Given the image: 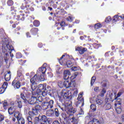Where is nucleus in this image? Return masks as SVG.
I'll return each instance as SVG.
<instances>
[{
    "label": "nucleus",
    "mask_w": 124,
    "mask_h": 124,
    "mask_svg": "<svg viewBox=\"0 0 124 124\" xmlns=\"http://www.w3.org/2000/svg\"><path fill=\"white\" fill-rule=\"evenodd\" d=\"M34 121L35 123H37V122L47 123V117L45 115H40L38 117H35Z\"/></svg>",
    "instance_id": "5"
},
{
    "label": "nucleus",
    "mask_w": 124,
    "mask_h": 124,
    "mask_svg": "<svg viewBox=\"0 0 124 124\" xmlns=\"http://www.w3.org/2000/svg\"><path fill=\"white\" fill-rule=\"evenodd\" d=\"M77 107H83L84 106V99L78 100V101L76 103Z\"/></svg>",
    "instance_id": "11"
},
{
    "label": "nucleus",
    "mask_w": 124,
    "mask_h": 124,
    "mask_svg": "<svg viewBox=\"0 0 124 124\" xmlns=\"http://www.w3.org/2000/svg\"><path fill=\"white\" fill-rule=\"evenodd\" d=\"M21 98L23 99V100H26V97H25V95L23 93H21L20 94Z\"/></svg>",
    "instance_id": "59"
},
{
    "label": "nucleus",
    "mask_w": 124,
    "mask_h": 124,
    "mask_svg": "<svg viewBox=\"0 0 124 124\" xmlns=\"http://www.w3.org/2000/svg\"><path fill=\"white\" fill-rule=\"evenodd\" d=\"M102 27V25L99 23L96 24L94 26V28L96 30H97V29H100V28H101Z\"/></svg>",
    "instance_id": "35"
},
{
    "label": "nucleus",
    "mask_w": 124,
    "mask_h": 124,
    "mask_svg": "<svg viewBox=\"0 0 124 124\" xmlns=\"http://www.w3.org/2000/svg\"><path fill=\"white\" fill-rule=\"evenodd\" d=\"M88 124H100L98 120L94 118L91 121L89 122Z\"/></svg>",
    "instance_id": "20"
},
{
    "label": "nucleus",
    "mask_w": 124,
    "mask_h": 124,
    "mask_svg": "<svg viewBox=\"0 0 124 124\" xmlns=\"http://www.w3.org/2000/svg\"><path fill=\"white\" fill-rule=\"evenodd\" d=\"M59 107L62 111H66L67 114H68V115H66L65 113H62V117L65 122H66L67 119H69L70 116H72V115L74 114V113H76L77 111V109L75 108H73L72 105L69 103H65L64 105L63 104L62 106H59Z\"/></svg>",
    "instance_id": "1"
},
{
    "label": "nucleus",
    "mask_w": 124,
    "mask_h": 124,
    "mask_svg": "<svg viewBox=\"0 0 124 124\" xmlns=\"http://www.w3.org/2000/svg\"><path fill=\"white\" fill-rule=\"evenodd\" d=\"M95 79H96L95 77H93L92 78L91 81V86H93V85L94 82H95Z\"/></svg>",
    "instance_id": "33"
},
{
    "label": "nucleus",
    "mask_w": 124,
    "mask_h": 124,
    "mask_svg": "<svg viewBox=\"0 0 124 124\" xmlns=\"http://www.w3.org/2000/svg\"><path fill=\"white\" fill-rule=\"evenodd\" d=\"M37 81H38V78L37 77V75L36 74L30 80V82L31 84V89L32 91H34V90L37 88V84L36 83Z\"/></svg>",
    "instance_id": "4"
},
{
    "label": "nucleus",
    "mask_w": 124,
    "mask_h": 124,
    "mask_svg": "<svg viewBox=\"0 0 124 124\" xmlns=\"http://www.w3.org/2000/svg\"><path fill=\"white\" fill-rule=\"evenodd\" d=\"M27 119L28 122H31V116H27Z\"/></svg>",
    "instance_id": "62"
},
{
    "label": "nucleus",
    "mask_w": 124,
    "mask_h": 124,
    "mask_svg": "<svg viewBox=\"0 0 124 124\" xmlns=\"http://www.w3.org/2000/svg\"><path fill=\"white\" fill-rule=\"evenodd\" d=\"M78 72L74 73L73 76H72L71 77L72 79H75V78H76V77H77V76H78Z\"/></svg>",
    "instance_id": "43"
},
{
    "label": "nucleus",
    "mask_w": 124,
    "mask_h": 124,
    "mask_svg": "<svg viewBox=\"0 0 124 124\" xmlns=\"http://www.w3.org/2000/svg\"><path fill=\"white\" fill-rule=\"evenodd\" d=\"M2 49L3 53H5L6 55H7V53H6L7 50H9L10 51H12V50H13V49H12V46H10L9 41L6 40L3 43Z\"/></svg>",
    "instance_id": "2"
},
{
    "label": "nucleus",
    "mask_w": 124,
    "mask_h": 124,
    "mask_svg": "<svg viewBox=\"0 0 124 124\" xmlns=\"http://www.w3.org/2000/svg\"><path fill=\"white\" fill-rule=\"evenodd\" d=\"M58 86L60 88H62L63 87V83L62 81L58 82Z\"/></svg>",
    "instance_id": "52"
},
{
    "label": "nucleus",
    "mask_w": 124,
    "mask_h": 124,
    "mask_svg": "<svg viewBox=\"0 0 124 124\" xmlns=\"http://www.w3.org/2000/svg\"><path fill=\"white\" fill-rule=\"evenodd\" d=\"M76 51H78L80 55H83L87 51V48L82 46H78L76 48Z\"/></svg>",
    "instance_id": "7"
},
{
    "label": "nucleus",
    "mask_w": 124,
    "mask_h": 124,
    "mask_svg": "<svg viewBox=\"0 0 124 124\" xmlns=\"http://www.w3.org/2000/svg\"><path fill=\"white\" fill-rule=\"evenodd\" d=\"M42 90L40 89H37V94H39V95H42Z\"/></svg>",
    "instance_id": "50"
},
{
    "label": "nucleus",
    "mask_w": 124,
    "mask_h": 124,
    "mask_svg": "<svg viewBox=\"0 0 124 124\" xmlns=\"http://www.w3.org/2000/svg\"><path fill=\"white\" fill-rule=\"evenodd\" d=\"M33 25L35 27H39V25H40V22H39V21L38 20H34Z\"/></svg>",
    "instance_id": "27"
},
{
    "label": "nucleus",
    "mask_w": 124,
    "mask_h": 124,
    "mask_svg": "<svg viewBox=\"0 0 124 124\" xmlns=\"http://www.w3.org/2000/svg\"><path fill=\"white\" fill-rule=\"evenodd\" d=\"M69 120H70L71 123H73V124H77V123H78L77 119L75 118V117H74V116H73L72 118L69 117Z\"/></svg>",
    "instance_id": "22"
},
{
    "label": "nucleus",
    "mask_w": 124,
    "mask_h": 124,
    "mask_svg": "<svg viewBox=\"0 0 124 124\" xmlns=\"http://www.w3.org/2000/svg\"><path fill=\"white\" fill-rule=\"evenodd\" d=\"M69 76H68L67 75L64 74L63 78L65 80H67V79L69 78Z\"/></svg>",
    "instance_id": "60"
},
{
    "label": "nucleus",
    "mask_w": 124,
    "mask_h": 124,
    "mask_svg": "<svg viewBox=\"0 0 124 124\" xmlns=\"http://www.w3.org/2000/svg\"><path fill=\"white\" fill-rule=\"evenodd\" d=\"M122 95V92H119L117 94V95L116 97H115L114 99H117L118 97H120Z\"/></svg>",
    "instance_id": "57"
},
{
    "label": "nucleus",
    "mask_w": 124,
    "mask_h": 124,
    "mask_svg": "<svg viewBox=\"0 0 124 124\" xmlns=\"http://www.w3.org/2000/svg\"><path fill=\"white\" fill-rule=\"evenodd\" d=\"M105 21L106 23H109V22L111 21V17L108 16L106 18Z\"/></svg>",
    "instance_id": "51"
},
{
    "label": "nucleus",
    "mask_w": 124,
    "mask_h": 124,
    "mask_svg": "<svg viewBox=\"0 0 124 124\" xmlns=\"http://www.w3.org/2000/svg\"><path fill=\"white\" fill-rule=\"evenodd\" d=\"M3 120H4V116H3V115H2V114H0V122H2Z\"/></svg>",
    "instance_id": "55"
},
{
    "label": "nucleus",
    "mask_w": 124,
    "mask_h": 124,
    "mask_svg": "<svg viewBox=\"0 0 124 124\" xmlns=\"http://www.w3.org/2000/svg\"><path fill=\"white\" fill-rule=\"evenodd\" d=\"M37 124H47V122L46 123H44V122H37Z\"/></svg>",
    "instance_id": "64"
},
{
    "label": "nucleus",
    "mask_w": 124,
    "mask_h": 124,
    "mask_svg": "<svg viewBox=\"0 0 124 124\" xmlns=\"http://www.w3.org/2000/svg\"><path fill=\"white\" fill-rule=\"evenodd\" d=\"M115 100H116V102L115 104V106H116V105L117 104H118V105H121V102L122 101V100L117 98L116 99H115Z\"/></svg>",
    "instance_id": "31"
},
{
    "label": "nucleus",
    "mask_w": 124,
    "mask_h": 124,
    "mask_svg": "<svg viewBox=\"0 0 124 124\" xmlns=\"http://www.w3.org/2000/svg\"><path fill=\"white\" fill-rule=\"evenodd\" d=\"M16 59H20V58H22V54L20 53H16Z\"/></svg>",
    "instance_id": "48"
},
{
    "label": "nucleus",
    "mask_w": 124,
    "mask_h": 124,
    "mask_svg": "<svg viewBox=\"0 0 124 124\" xmlns=\"http://www.w3.org/2000/svg\"><path fill=\"white\" fill-rule=\"evenodd\" d=\"M78 114L79 115H84V110H83L82 108H80V110L79 111Z\"/></svg>",
    "instance_id": "58"
},
{
    "label": "nucleus",
    "mask_w": 124,
    "mask_h": 124,
    "mask_svg": "<svg viewBox=\"0 0 124 124\" xmlns=\"http://www.w3.org/2000/svg\"><path fill=\"white\" fill-rule=\"evenodd\" d=\"M106 93V90H105V89H103L101 93V94L100 95V96H104V93Z\"/></svg>",
    "instance_id": "42"
},
{
    "label": "nucleus",
    "mask_w": 124,
    "mask_h": 124,
    "mask_svg": "<svg viewBox=\"0 0 124 124\" xmlns=\"http://www.w3.org/2000/svg\"><path fill=\"white\" fill-rule=\"evenodd\" d=\"M35 109H36V110H37L39 112V111L41 110V109L42 108H41V106H40V105H38L36 106H35V107L34 108Z\"/></svg>",
    "instance_id": "32"
},
{
    "label": "nucleus",
    "mask_w": 124,
    "mask_h": 124,
    "mask_svg": "<svg viewBox=\"0 0 124 124\" xmlns=\"http://www.w3.org/2000/svg\"><path fill=\"white\" fill-rule=\"evenodd\" d=\"M18 124H25V119L24 118H22L20 119H18Z\"/></svg>",
    "instance_id": "25"
},
{
    "label": "nucleus",
    "mask_w": 124,
    "mask_h": 124,
    "mask_svg": "<svg viewBox=\"0 0 124 124\" xmlns=\"http://www.w3.org/2000/svg\"><path fill=\"white\" fill-rule=\"evenodd\" d=\"M7 85L8 83L6 82H4L2 86V87L0 88V93H3L4 92H5V90H6V88H7Z\"/></svg>",
    "instance_id": "9"
},
{
    "label": "nucleus",
    "mask_w": 124,
    "mask_h": 124,
    "mask_svg": "<svg viewBox=\"0 0 124 124\" xmlns=\"http://www.w3.org/2000/svg\"><path fill=\"white\" fill-rule=\"evenodd\" d=\"M90 108L92 110H93V111H95L96 110V107H95V105L93 104L91 105Z\"/></svg>",
    "instance_id": "40"
},
{
    "label": "nucleus",
    "mask_w": 124,
    "mask_h": 124,
    "mask_svg": "<svg viewBox=\"0 0 124 124\" xmlns=\"http://www.w3.org/2000/svg\"><path fill=\"white\" fill-rule=\"evenodd\" d=\"M108 83V81H107V80H103L102 82V87H106V86L107 85Z\"/></svg>",
    "instance_id": "37"
},
{
    "label": "nucleus",
    "mask_w": 124,
    "mask_h": 124,
    "mask_svg": "<svg viewBox=\"0 0 124 124\" xmlns=\"http://www.w3.org/2000/svg\"><path fill=\"white\" fill-rule=\"evenodd\" d=\"M67 21H68L69 22H72L73 21V17L71 16H68L66 18Z\"/></svg>",
    "instance_id": "46"
},
{
    "label": "nucleus",
    "mask_w": 124,
    "mask_h": 124,
    "mask_svg": "<svg viewBox=\"0 0 124 124\" xmlns=\"http://www.w3.org/2000/svg\"><path fill=\"white\" fill-rule=\"evenodd\" d=\"M111 109V105L110 104H107L106 105V109L109 110Z\"/></svg>",
    "instance_id": "53"
},
{
    "label": "nucleus",
    "mask_w": 124,
    "mask_h": 124,
    "mask_svg": "<svg viewBox=\"0 0 124 124\" xmlns=\"http://www.w3.org/2000/svg\"><path fill=\"white\" fill-rule=\"evenodd\" d=\"M115 109L117 114H121L122 113V111H123V109L122 108V106H121V105H116V106H115Z\"/></svg>",
    "instance_id": "8"
},
{
    "label": "nucleus",
    "mask_w": 124,
    "mask_h": 124,
    "mask_svg": "<svg viewBox=\"0 0 124 124\" xmlns=\"http://www.w3.org/2000/svg\"><path fill=\"white\" fill-rule=\"evenodd\" d=\"M63 85L65 88H70V87H75V84L74 82H69L66 80L63 82Z\"/></svg>",
    "instance_id": "6"
},
{
    "label": "nucleus",
    "mask_w": 124,
    "mask_h": 124,
    "mask_svg": "<svg viewBox=\"0 0 124 124\" xmlns=\"http://www.w3.org/2000/svg\"><path fill=\"white\" fill-rule=\"evenodd\" d=\"M16 108L14 106H11L10 108H8V111L10 115H12L15 112Z\"/></svg>",
    "instance_id": "15"
},
{
    "label": "nucleus",
    "mask_w": 124,
    "mask_h": 124,
    "mask_svg": "<svg viewBox=\"0 0 124 124\" xmlns=\"http://www.w3.org/2000/svg\"><path fill=\"white\" fill-rule=\"evenodd\" d=\"M36 97L32 96L31 98L28 100L29 104H35L36 103Z\"/></svg>",
    "instance_id": "13"
},
{
    "label": "nucleus",
    "mask_w": 124,
    "mask_h": 124,
    "mask_svg": "<svg viewBox=\"0 0 124 124\" xmlns=\"http://www.w3.org/2000/svg\"><path fill=\"white\" fill-rule=\"evenodd\" d=\"M48 90H45V89H44V90L42 92V95L43 96H46L47 95V93H51V92H52V90H51V87L50 86H48Z\"/></svg>",
    "instance_id": "10"
},
{
    "label": "nucleus",
    "mask_w": 124,
    "mask_h": 124,
    "mask_svg": "<svg viewBox=\"0 0 124 124\" xmlns=\"http://www.w3.org/2000/svg\"><path fill=\"white\" fill-rule=\"evenodd\" d=\"M13 1L12 0H9L7 1V4L9 6H11V5H13Z\"/></svg>",
    "instance_id": "41"
},
{
    "label": "nucleus",
    "mask_w": 124,
    "mask_h": 124,
    "mask_svg": "<svg viewBox=\"0 0 124 124\" xmlns=\"http://www.w3.org/2000/svg\"><path fill=\"white\" fill-rule=\"evenodd\" d=\"M94 91L96 93H98V92H99V87H95L94 89Z\"/></svg>",
    "instance_id": "56"
},
{
    "label": "nucleus",
    "mask_w": 124,
    "mask_h": 124,
    "mask_svg": "<svg viewBox=\"0 0 124 124\" xmlns=\"http://www.w3.org/2000/svg\"><path fill=\"white\" fill-rule=\"evenodd\" d=\"M20 62H21V63L22 65H24L25 64V63L26 62V61H23V60H20Z\"/></svg>",
    "instance_id": "63"
},
{
    "label": "nucleus",
    "mask_w": 124,
    "mask_h": 124,
    "mask_svg": "<svg viewBox=\"0 0 124 124\" xmlns=\"http://www.w3.org/2000/svg\"><path fill=\"white\" fill-rule=\"evenodd\" d=\"M46 115L47 117H53L54 116V110L50 109L46 111Z\"/></svg>",
    "instance_id": "18"
},
{
    "label": "nucleus",
    "mask_w": 124,
    "mask_h": 124,
    "mask_svg": "<svg viewBox=\"0 0 124 124\" xmlns=\"http://www.w3.org/2000/svg\"><path fill=\"white\" fill-rule=\"evenodd\" d=\"M6 106H7V102L4 101L3 103V107L4 108V109H6Z\"/></svg>",
    "instance_id": "54"
},
{
    "label": "nucleus",
    "mask_w": 124,
    "mask_h": 124,
    "mask_svg": "<svg viewBox=\"0 0 124 124\" xmlns=\"http://www.w3.org/2000/svg\"><path fill=\"white\" fill-rule=\"evenodd\" d=\"M118 19H119V16L118 15L115 16L113 18V22L114 23L115 22H117Z\"/></svg>",
    "instance_id": "39"
},
{
    "label": "nucleus",
    "mask_w": 124,
    "mask_h": 124,
    "mask_svg": "<svg viewBox=\"0 0 124 124\" xmlns=\"http://www.w3.org/2000/svg\"><path fill=\"white\" fill-rule=\"evenodd\" d=\"M14 116L16 119H17V121L22 119V114L19 112V111H16L15 114Z\"/></svg>",
    "instance_id": "17"
},
{
    "label": "nucleus",
    "mask_w": 124,
    "mask_h": 124,
    "mask_svg": "<svg viewBox=\"0 0 124 124\" xmlns=\"http://www.w3.org/2000/svg\"><path fill=\"white\" fill-rule=\"evenodd\" d=\"M81 99H84V98H83V93H80L78 94V100H81Z\"/></svg>",
    "instance_id": "34"
},
{
    "label": "nucleus",
    "mask_w": 124,
    "mask_h": 124,
    "mask_svg": "<svg viewBox=\"0 0 124 124\" xmlns=\"http://www.w3.org/2000/svg\"><path fill=\"white\" fill-rule=\"evenodd\" d=\"M38 90H45V91H46V86H45V85L44 84H39L38 86Z\"/></svg>",
    "instance_id": "24"
},
{
    "label": "nucleus",
    "mask_w": 124,
    "mask_h": 124,
    "mask_svg": "<svg viewBox=\"0 0 124 124\" xmlns=\"http://www.w3.org/2000/svg\"><path fill=\"white\" fill-rule=\"evenodd\" d=\"M20 86L21 84L20 83V82L18 81L14 85V87L15 89H19Z\"/></svg>",
    "instance_id": "26"
},
{
    "label": "nucleus",
    "mask_w": 124,
    "mask_h": 124,
    "mask_svg": "<svg viewBox=\"0 0 124 124\" xmlns=\"http://www.w3.org/2000/svg\"><path fill=\"white\" fill-rule=\"evenodd\" d=\"M31 31L32 32H35V33H36L37 31H38V29L37 28H33L31 30Z\"/></svg>",
    "instance_id": "49"
},
{
    "label": "nucleus",
    "mask_w": 124,
    "mask_h": 124,
    "mask_svg": "<svg viewBox=\"0 0 124 124\" xmlns=\"http://www.w3.org/2000/svg\"><path fill=\"white\" fill-rule=\"evenodd\" d=\"M54 113L56 117H59V116H60V112H59V109H58V108L55 109Z\"/></svg>",
    "instance_id": "36"
},
{
    "label": "nucleus",
    "mask_w": 124,
    "mask_h": 124,
    "mask_svg": "<svg viewBox=\"0 0 124 124\" xmlns=\"http://www.w3.org/2000/svg\"><path fill=\"white\" fill-rule=\"evenodd\" d=\"M72 65H73V64H72V62H67V67H71Z\"/></svg>",
    "instance_id": "47"
},
{
    "label": "nucleus",
    "mask_w": 124,
    "mask_h": 124,
    "mask_svg": "<svg viewBox=\"0 0 124 124\" xmlns=\"http://www.w3.org/2000/svg\"><path fill=\"white\" fill-rule=\"evenodd\" d=\"M46 65H47V64L44 63L43 64L44 67H41L39 69V71L42 72L43 74H45V72H46Z\"/></svg>",
    "instance_id": "16"
},
{
    "label": "nucleus",
    "mask_w": 124,
    "mask_h": 124,
    "mask_svg": "<svg viewBox=\"0 0 124 124\" xmlns=\"http://www.w3.org/2000/svg\"><path fill=\"white\" fill-rule=\"evenodd\" d=\"M16 102L17 103L18 108H21L23 107V101H22V99H21V98H17Z\"/></svg>",
    "instance_id": "12"
},
{
    "label": "nucleus",
    "mask_w": 124,
    "mask_h": 124,
    "mask_svg": "<svg viewBox=\"0 0 124 124\" xmlns=\"http://www.w3.org/2000/svg\"><path fill=\"white\" fill-rule=\"evenodd\" d=\"M42 101H43V98L42 96H39L38 98H36V103L41 104Z\"/></svg>",
    "instance_id": "23"
},
{
    "label": "nucleus",
    "mask_w": 124,
    "mask_h": 124,
    "mask_svg": "<svg viewBox=\"0 0 124 124\" xmlns=\"http://www.w3.org/2000/svg\"><path fill=\"white\" fill-rule=\"evenodd\" d=\"M11 78V72L9 71L5 75L4 79L5 81H10Z\"/></svg>",
    "instance_id": "14"
},
{
    "label": "nucleus",
    "mask_w": 124,
    "mask_h": 124,
    "mask_svg": "<svg viewBox=\"0 0 124 124\" xmlns=\"http://www.w3.org/2000/svg\"><path fill=\"white\" fill-rule=\"evenodd\" d=\"M71 70H72V71H77V70H79V68L74 66L71 68Z\"/></svg>",
    "instance_id": "45"
},
{
    "label": "nucleus",
    "mask_w": 124,
    "mask_h": 124,
    "mask_svg": "<svg viewBox=\"0 0 124 124\" xmlns=\"http://www.w3.org/2000/svg\"><path fill=\"white\" fill-rule=\"evenodd\" d=\"M65 25V22L64 21L61 22V23L60 24L61 27H62V28H63V27H64Z\"/></svg>",
    "instance_id": "61"
},
{
    "label": "nucleus",
    "mask_w": 124,
    "mask_h": 124,
    "mask_svg": "<svg viewBox=\"0 0 124 124\" xmlns=\"http://www.w3.org/2000/svg\"><path fill=\"white\" fill-rule=\"evenodd\" d=\"M96 102L97 104H98L99 105H101L102 104V103H103V101L97 98L96 99Z\"/></svg>",
    "instance_id": "29"
},
{
    "label": "nucleus",
    "mask_w": 124,
    "mask_h": 124,
    "mask_svg": "<svg viewBox=\"0 0 124 124\" xmlns=\"http://www.w3.org/2000/svg\"><path fill=\"white\" fill-rule=\"evenodd\" d=\"M52 124H64V122H62V121H61V123H60L59 121L55 120L53 122Z\"/></svg>",
    "instance_id": "38"
},
{
    "label": "nucleus",
    "mask_w": 124,
    "mask_h": 124,
    "mask_svg": "<svg viewBox=\"0 0 124 124\" xmlns=\"http://www.w3.org/2000/svg\"><path fill=\"white\" fill-rule=\"evenodd\" d=\"M32 112L33 114V115H35L36 116L38 115V112L36 109H35L34 108H32Z\"/></svg>",
    "instance_id": "28"
},
{
    "label": "nucleus",
    "mask_w": 124,
    "mask_h": 124,
    "mask_svg": "<svg viewBox=\"0 0 124 124\" xmlns=\"http://www.w3.org/2000/svg\"><path fill=\"white\" fill-rule=\"evenodd\" d=\"M39 79L41 81H43L44 80H45V78H44V76L43 75H41L39 77Z\"/></svg>",
    "instance_id": "44"
},
{
    "label": "nucleus",
    "mask_w": 124,
    "mask_h": 124,
    "mask_svg": "<svg viewBox=\"0 0 124 124\" xmlns=\"http://www.w3.org/2000/svg\"><path fill=\"white\" fill-rule=\"evenodd\" d=\"M42 107L44 110H46V109H49V107L47 102H44L42 103Z\"/></svg>",
    "instance_id": "21"
},
{
    "label": "nucleus",
    "mask_w": 124,
    "mask_h": 124,
    "mask_svg": "<svg viewBox=\"0 0 124 124\" xmlns=\"http://www.w3.org/2000/svg\"><path fill=\"white\" fill-rule=\"evenodd\" d=\"M61 95L64 99H71L72 98L71 92L69 90H62L61 92Z\"/></svg>",
    "instance_id": "3"
},
{
    "label": "nucleus",
    "mask_w": 124,
    "mask_h": 124,
    "mask_svg": "<svg viewBox=\"0 0 124 124\" xmlns=\"http://www.w3.org/2000/svg\"><path fill=\"white\" fill-rule=\"evenodd\" d=\"M64 74H65V75H68V76H70L71 75V73L69 70H65L64 71Z\"/></svg>",
    "instance_id": "30"
},
{
    "label": "nucleus",
    "mask_w": 124,
    "mask_h": 124,
    "mask_svg": "<svg viewBox=\"0 0 124 124\" xmlns=\"http://www.w3.org/2000/svg\"><path fill=\"white\" fill-rule=\"evenodd\" d=\"M47 103L49 109H52L54 107V101L53 100H50L49 101L47 102Z\"/></svg>",
    "instance_id": "19"
}]
</instances>
